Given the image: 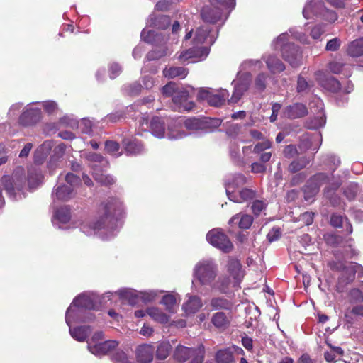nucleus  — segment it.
<instances>
[{
	"mask_svg": "<svg viewBox=\"0 0 363 363\" xmlns=\"http://www.w3.org/2000/svg\"><path fill=\"white\" fill-rule=\"evenodd\" d=\"M194 277L203 286H209L212 290L226 293L230 287V278L220 276L216 281L218 275V267L212 259H203L195 265Z\"/></svg>",
	"mask_w": 363,
	"mask_h": 363,
	"instance_id": "obj_1",
	"label": "nucleus"
},
{
	"mask_svg": "<svg viewBox=\"0 0 363 363\" xmlns=\"http://www.w3.org/2000/svg\"><path fill=\"white\" fill-rule=\"evenodd\" d=\"M122 211V202L118 198L109 197L101 203L95 219L89 224L88 227L92 230L112 228Z\"/></svg>",
	"mask_w": 363,
	"mask_h": 363,
	"instance_id": "obj_2",
	"label": "nucleus"
},
{
	"mask_svg": "<svg viewBox=\"0 0 363 363\" xmlns=\"http://www.w3.org/2000/svg\"><path fill=\"white\" fill-rule=\"evenodd\" d=\"M324 183L328 184L324 191L325 196L333 206L338 205L340 198L335 195V191L340 187V182L338 180L330 181L323 173L315 174L307 182L303 189L305 200L313 201V197L318 193L320 186Z\"/></svg>",
	"mask_w": 363,
	"mask_h": 363,
	"instance_id": "obj_3",
	"label": "nucleus"
},
{
	"mask_svg": "<svg viewBox=\"0 0 363 363\" xmlns=\"http://www.w3.org/2000/svg\"><path fill=\"white\" fill-rule=\"evenodd\" d=\"M302 13L306 19H320L330 23L337 19V13L327 9L323 0H307Z\"/></svg>",
	"mask_w": 363,
	"mask_h": 363,
	"instance_id": "obj_4",
	"label": "nucleus"
},
{
	"mask_svg": "<svg viewBox=\"0 0 363 363\" xmlns=\"http://www.w3.org/2000/svg\"><path fill=\"white\" fill-rule=\"evenodd\" d=\"M288 40V32L281 33L273 42V46L275 49H280L283 58L292 67H296L301 65V52L298 46L289 43Z\"/></svg>",
	"mask_w": 363,
	"mask_h": 363,
	"instance_id": "obj_5",
	"label": "nucleus"
},
{
	"mask_svg": "<svg viewBox=\"0 0 363 363\" xmlns=\"http://www.w3.org/2000/svg\"><path fill=\"white\" fill-rule=\"evenodd\" d=\"M170 25V18L167 16H160V57L169 55L172 52V45L177 39V34L180 30V25L175 21L169 30H167Z\"/></svg>",
	"mask_w": 363,
	"mask_h": 363,
	"instance_id": "obj_6",
	"label": "nucleus"
},
{
	"mask_svg": "<svg viewBox=\"0 0 363 363\" xmlns=\"http://www.w3.org/2000/svg\"><path fill=\"white\" fill-rule=\"evenodd\" d=\"M0 182L7 194L10 196L16 197V191H22L26 184L23 168H16L12 175L2 176Z\"/></svg>",
	"mask_w": 363,
	"mask_h": 363,
	"instance_id": "obj_7",
	"label": "nucleus"
},
{
	"mask_svg": "<svg viewBox=\"0 0 363 363\" xmlns=\"http://www.w3.org/2000/svg\"><path fill=\"white\" fill-rule=\"evenodd\" d=\"M205 350L203 345L196 348L185 346H177L174 353V357L178 362H184L191 359L189 363H202L204 358Z\"/></svg>",
	"mask_w": 363,
	"mask_h": 363,
	"instance_id": "obj_8",
	"label": "nucleus"
},
{
	"mask_svg": "<svg viewBox=\"0 0 363 363\" xmlns=\"http://www.w3.org/2000/svg\"><path fill=\"white\" fill-rule=\"evenodd\" d=\"M206 240L213 246L226 253L230 252L233 248L228 236L219 228L210 230L206 235Z\"/></svg>",
	"mask_w": 363,
	"mask_h": 363,
	"instance_id": "obj_9",
	"label": "nucleus"
},
{
	"mask_svg": "<svg viewBox=\"0 0 363 363\" xmlns=\"http://www.w3.org/2000/svg\"><path fill=\"white\" fill-rule=\"evenodd\" d=\"M228 96L229 93L226 89H220L216 93L209 89H201L197 95L199 100L206 101L209 105L213 106H222Z\"/></svg>",
	"mask_w": 363,
	"mask_h": 363,
	"instance_id": "obj_10",
	"label": "nucleus"
},
{
	"mask_svg": "<svg viewBox=\"0 0 363 363\" xmlns=\"http://www.w3.org/2000/svg\"><path fill=\"white\" fill-rule=\"evenodd\" d=\"M208 53L209 49L208 47L194 44L192 48L182 51L179 54L178 59L182 62L186 61L195 62L204 60L208 56Z\"/></svg>",
	"mask_w": 363,
	"mask_h": 363,
	"instance_id": "obj_11",
	"label": "nucleus"
},
{
	"mask_svg": "<svg viewBox=\"0 0 363 363\" xmlns=\"http://www.w3.org/2000/svg\"><path fill=\"white\" fill-rule=\"evenodd\" d=\"M337 269L342 270V274L339 278L340 284L346 285L351 283L355 278V274L361 277L363 274V267L355 262H350L347 264H340Z\"/></svg>",
	"mask_w": 363,
	"mask_h": 363,
	"instance_id": "obj_12",
	"label": "nucleus"
},
{
	"mask_svg": "<svg viewBox=\"0 0 363 363\" xmlns=\"http://www.w3.org/2000/svg\"><path fill=\"white\" fill-rule=\"evenodd\" d=\"M221 123L219 119H199L196 118H189L185 119L183 122L184 127L190 131L206 130L208 131L211 125L218 127Z\"/></svg>",
	"mask_w": 363,
	"mask_h": 363,
	"instance_id": "obj_13",
	"label": "nucleus"
},
{
	"mask_svg": "<svg viewBox=\"0 0 363 363\" xmlns=\"http://www.w3.org/2000/svg\"><path fill=\"white\" fill-rule=\"evenodd\" d=\"M189 91L186 88H181L174 95L172 101L177 111L179 112L190 111L194 108V102L189 100Z\"/></svg>",
	"mask_w": 363,
	"mask_h": 363,
	"instance_id": "obj_14",
	"label": "nucleus"
},
{
	"mask_svg": "<svg viewBox=\"0 0 363 363\" xmlns=\"http://www.w3.org/2000/svg\"><path fill=\"white\" fill-rule=\"evenodd\" d=\"M226 194L228 199L235 203H242L255 198V193L247 188L235 190V186L229 185L226 187Z\"/></svg>",
	"mask_w": 363,
	"mask_h": 363,
	"instance_id": "obj_15",
	"label": "nucleus"
},
{
	"mask_svg": "<svg viewBox=\"0 0 363 363\" xmlns=\"http://www.w3.org/2000/svg\"><path fill=\"white\" fill-rule=\"evenodd\" d=\"M179 296L173 292L160 291V311L164 309L169 313H176L179 306Z\"/></svg>",
	"mask_w": 363,
	"mask_h": 363,
	"instance_id": "obj_16",
	"label": "nucleus"
},
{
	"mask_svg": "<svg viewBox=\"0 0 363 363\" xmlns=\"http://www.w3.org/2000/svg\"><path fill=\"white\" fill-rule=\"evenodd\" d=\"M217 37V32L213 33L208 25H203L198 28L195 32L193 40L194 44L202 45L206 42L207 44L212 45Z\"/></svg>",
	"mask_w": 363,
	"mask_h": 363,
	"instance_id": "obj_17",
	"label": "nucleus"
},
{
	"mask_svg": "<svg viewBox=\"0 0 363 363\" xmlns=\"http://www.w3.org/2000/svg\"><path fill=\"white\" fill-rule=\"evenodd\" d=\"M42 118L41 110L38 108H26L18 118L19 123L25 127L34 125Z\"/></svg>",
	"mask_w": 363,
	"mask_h": 363,
	"instance_id": "obj_18",
	"label": "nucleus"
},
{
	"mask_svg": "<svg viewBox=\"0 0 363 363\" xmlns=\"http://www.w3.org/2000/svg\"><path fill=\"white\" fill-rule=\"evenodd\" d=\"M227 267L228 272L233 279L232 281L230 279V286L238 287L244 277V272L242 270L240 262L238 259L231 258L228 260Z\"/></svg>",
	"mask_w": 363,
	"mask_h": 363,
	"instance_id": "obj_19",
	"label": "nucleus"
},
{
	"mask_svg": "<svg viewBox=\"0 0 363 363\" xmlns=\"http://www.w3.org/2000/svg\"><path fill=\"white\" fill-rule=\"evenodd\" d=\"M250 77L249 74H244L236 81H234V91L230 99V102H238L243 95V94L248 89L250 86Z\"/></svg>",
	"mask_w": 363,
	"mask_h": 363,
	"instance_id": "obj_20",
	"label": "nucleus"
},
{
	"mask_svg": "<svg viewBox=\"0 0 363 363\" xmlns=\"http://www.w3.org/2000/svg\"><path fill=\"white\" fill-rule=\"evenodd\" d=\"M118 345V342L116 340H106L94 345H91V342H88V349L95 355H105L113 350Z\"/></svg>",
	"mask_w": 363,
	"mask_h": 363,
	"instance_id": "obj_21",
	"label": "nucleus"
},
{
	"mask_svg": "<svg viewBox=\"0 0 363 363\" xmlns=\"http://www.w3.org/2000/svg\"><path fill=\"white\" fill-rule=\"evenodd\" d=\"M201 16L205 22L215 23L221 19V9L216 2L214 5L206 6L201 11Z\"/></svg>",
	"mask_w": 363,
	"mask_h": 363,
	"instance_id": "obj_22",
	"label": "nucleus"
},
{
	"mask_svg": "<svg viewBox=\"0 0 363 363\" xmlns=\"http://www.w3.org/2000/svg\"><path fill=\"white\" fill-rule=\"evenodd\" d=\"M155 352V347L151 345H140L135 351L136 359L139 363H150Z\"/></svg>",
	"mask_w": 363,
	"mask_h": 363,
	"instance_id": "obj_23",
	"label": "nucleus"
},
{
	"mask_svg": "<svg viewBox=\"0 0 363 363\" xmlns=\"http://www.w3.org/2000/svg\"><path fill=\"white\" fill-rule=\"evenodd\" d=\"M316 79L325 89L332 92H337L341 89L340 83L333 77H325L323 72L315 73Z\"/></svg>",
	"mask_w": 363,
	"mask_h": 363,
	"instance_id": "obj_24",
	"label": "nucleus"
},
{
	"mask_svg": "<svg viewBox=\"0 0 363 363\" xmlns=\"http://www.w3.org/2000/svg\"><path fill=\"white\" fill-rule=\"evenodd\" d=\"M307 113L308 111L306 106L299 103L286 107L282 112L283 116L288 118H301Z\"/></svg>",
	"mask_w": 363,
	"mask_h": 363,
	"instance_id": "obj_25",
	"label": "nucleus"
},
{
	"mask_svg": "<svg viewBox=\"0 0 363 363\" xmlns=\"http://www.w3.org/2000/svg\"><path fill=\"white\" fill-rule=\"evenodd\" d=\"M231 317L223 312H216L211 317V323L218 329L225 330L230 324Z\"/></svg>",
	"mask_w": 363,
	"mask_h": 363,
	"instance_id": "obj_26",
	"label": "nucleus"
},
{
	"mask_svg": "<svg viewBox=\"0 0 363 363\" xmlns=\"http://www.w3.org/2000/svg\"><path fill=\"white\" fill-rule=\"evenodd\" d=\"M203 306V303L199 296H189L188 300L183 305V309L185 313H195Z\"/></svg>",
	"mask_w": 363,
	"mask_h": 363,
	"instance_id": "obj_27",
	"label": "nucleus"
},
{
	"mask_svg": "<svg viewBox=\"0 0 363 363\" xmlns=\"http://www.w3.org/2000/svg\"><path fill=\"white\" fill-rule=\"evenodd\" d=\"M162 72L164 77L167 79H174L176 77L184 79L188 74V70L182 67H166Z\"/></svg>",
	"mask_w": 363,
	"mask_h": 363,
	"instance_id": "obj_28",
	"label": "nucleus"
},
{
	"mask_svg": "<svg viewBox=\"0 0 363 363\" xmlns=\"http://www.w3.org/2000/svg\"><path fill=\"white\" fill-rule=\"evenodd\" d=\"M122 144L124 146V149L128 154L136 155L142 152L143 145L136 139H128L125 138L122 141Z\"/></svg>",
	"mask_w": 363,
	"mask_h": 363,
	"instance_id": "obj_29",
	"label": "nucleus"
},
{
	"mask_svg": "<svg viewBox=\"0 0 363 363\" xmlns=\"http://www.w3.org/2000/svg\"><path fill=\"white\" fill-rule=\"evenodd\" d=\"M253 222V218L247 214L238 213L230 220V224H238L242 229H248Z\"/></svg>",
	"mask_w": 363,
	"mask_h": 363,
	"instance_id": "obj_30",
	"label": "nucleus"
},
{
	"mask_svg": "<svg viewBox=\"0 0 363 363\" xmlns=\"http://www.w3.org/2000/svg\"><path fill=\"white\" fill-rule=\"evenodd\" d=\"M71 336L79 342H84L86 340L91 333L90 326L82 325L69 328Z\"/></svg>",
	"mask_w": 363,
	"mask_h": 363,
	"instance_id": "obj_31",
	"label": "nucleus"
},
{
	"mask_svg": "<svg viewBox=\"0 0 363 363\" xmlns=\"http://www.w3.org/2000/svg\"><path fill=\"white\" fill-rule=\"evenodd\" d=\"M54 194L57 199L67 201L74 196V190L70 186L60 185L55 189Z\"/></svg>",
	"mask_w": 363,
	"mask_h": 363,
	"instance_id": "obj_32",
	"label": "nucleus"
},
{
	"mask_svg": "<svg viewBox=\"0 0 363 363\" xmlns=\"http://www.w3.org/2000/svg\"><path fill=\"white\" fill-rule=\"evenodd\" d=\"M267 66L272 73H278L285 69L284 65L274 55H269L264 59Z\"/></svg>",
	"mask_w": 363,
	"mask_h": 363,
	"instance_id": "obj_33",
	"label": "nucleus"
},
{
	"mask_svg": "<svg viewBox=\"0 0 363 363\" xmlns=\"http://www.w3.org/2000/svg\"><path fill=\"white\" fill-rule=\"evenodd\" d=\"M55 218L62 223H67L71 219V209L68 206L57 208L55 212Z\"/></svg>",
	"mask_w": 363,
	"mask_h": 363,
	"instance_id": "obj_34",
	"label": "nucleus"
},
{
	"mask_svg": "<svg viewBox=\"0 0 363 363\" xmlns=\"http://www.w3.org/2000/svg\"><path fill=\"white\" fill-rule=\"evenodd\" d=\"M210 305L214 310H230L233 307L231 301L222 297H214L211 298Z\"/></svg>",
	"mask_w": 363,
	"mask_h": 363,
	"instance_id": "obj_35",
	"label": "nucleus"
},
{
	"mask_svg": "<svg viewBox=\"0 0 363 363\" xmlns=\"http://www.w3.org/2000/svg\"><path fill=\"white\" fill-rule=\"evenodd\" d=\"M141 38L147 43L155 45L159 40V33L155 29H143L141 32Z\"/></svg>",
	"mask_w": 363,
	"mask_h": 363,
	"instance_id": "obj_36",
	"label": "nucleus"
},
{
	"mask_svg": "<svg viewBox=\"0 0 363 363\" xmlns=\"http://www.w3.org/2000/svg\"><path fill=\"white\" fill-rule=\"evenodd\" d=\"M348 54L352 57H359L363 55V38L355 40L348 47Z\"/></svg>",
	"mask_w": 363,
	"mask_h": 363,
	"instance_id": "obj_37",
	"label": "nucleus"
},
{
	"mask_svg": "<svg viewBox=\"0 0 363 363\" xmlns=\"http://www.w3.org/2000/svg\"><path fill=\"white\" fill-rule=\"evenodd\" d=\"M43 176L41 173L37 170H30L28 174V184L29 189H33L37 188L41 183Z\"/></svg>",
	"mask_w": 363,
	"mask_h": 363,
	"instance_id": "obj_38",
	"label": "nucleus"
},
{
	"mask_svg": "<svg viewBox=\"0 0 363 363\" xmlns=\"http://www.w3.org/2000/svg\"><path fill=\"white\" fill-rule=\"evenodd\" d=\"M140 125L143 126V125H146L147 128H149V130L152 133L153 135L155 137H159V117L153 116L150 123L145 118H143L142 122Z\"/></svg>",
	"mask_w": 363,
	"mask_h": 363,
	"instance_id": "obj_39",
	"label": "nucleus"
},
{
	"mask_svg": "<svg viewBox=\"0 0 363 363\" xmlns=\"http://www.w3.org/2000/svg\"><path fill=\"white\" fill-rule=\"evenodd\" d=\"M315 141L317 142V144L313 148V150L317 152L321 143V139L319 134H317L312 138L306 137V138L302 140L300 144V148L303 147L304 150H307L311 148V144Z\"/></svg>",
	"mask_w": 363,
	"mask_h": 363,
	"instance_id": "obj_40",
	"label": "nucleus"
},
{
	"mask_svg": "<svg viewBox=\"0 0 363 363\" xmlns=\"http://www.w3.org/2000/svg\"><path fill=\"white\" fill-rule=\"evenodd\" d=\"M73 303L79 308H84L89 310L94 308V303L92 300L84 295L78 296L74 300Z\"/></svg>",
	"mask_w": 363,
	"mask_h": 363,
	"instance_id": "obj_41",
	"label": "nucleus"
},
{
	"mask_svg": "<svg viewBox=\"0 0 363 363\" xmlns=\"http://www.w3.org/2000/svg\"><path fill=\"white\" fill-rule=\"evenodd\" d=\"M246 183V178L241 174H238L232 176L225 182V188L229 185L235 186V190L237 191L240 189Z\"/></svg>",
	"mask_w": 363,
	"mask_h": 363,
	"instance_id": "obj_42",
	"label": "nucleus"
},
{
	"mask_svg": "<svg viewBox=\"0 0 363 363\" xmlns=\"http://www.w3.org/2000/svg\"><path fill=\"white\" fill-rule=\"evenodd\" d=\"M325 124V115L322 112H320L318 113V116L311 119L307 123V127L310 129H318V128H320L324 126Z\"/></svg>",
	"mask_w": 363,
	"mask_h": 363,
	"instance_id": "obj_43",
	"label": "nucleus"
},
{
	"mask_svg": "<svg viewBox=\"0 0 363 363\" xmlns=\"http://www.w3.org/2000/svg\"><path fill=\"white\" fill-rule=\"evenodd\" d=\"M142 88L141 84L135 82L132 84L125 85L123 90L126 95L135 96L140 94Z\"/></svg>",
	"mask_w": 363,
	"mask_h": 363,
	"instance_id": "obj_44",
	"label": "nucleus"
},
{
	"mask_svg": "<svg viewBox=\"0 0 363 363\" xmlns=\"http://www.w3.org/2000/svg\"><path fill=\"white\" fill-rule=\"evenodd\" d=\"M218 363H231L233 360L232 352L228 350H220L216 355Z\"/></svg>",
	"mask_w": 363,
	"mask_h": 363,
	"instance_id": "obj_45",
	"label": "nucleus"
},
{
	"mask_svg": "<svg viewBox=\"0 0 363 363\" xmlns=\"http://www.w3.org/2000/svg\"><path fill=\"white\" fill-rule=\"evenodd\" d=\"M309 163V160L306 157H302L293 161L289 166V170L291 172H296L304 168Z\"/></svg>",
	"mask_w": 363,
	"mask_h": 363,
	"instance_id": "obj_46",
	"label": "nucleus"
},
{
	"mask_svg": "<svg viewBox=\"0 0 363 363\" xmlns=\"http://www.w3.org/2000/svg\"><path fill=\"white\" fill-rule=\"evenodd\" d=\"M180 89L181 88H179L176 83L171 82L162 88V94L166 96H172L173 99L174 95L176 94Z\"/></svg>",
	"mask_w": 363,
	"mask_h": 363,
	"instance_id": "obj_47",
	"label": "nucleus"
},
{
	"mask_svg": "<svg viewBox=\"0 0 363 363\" xmlns=\"http://www.w3.org/2000/svg\"><path fill=\"white\" fill-rule=\"evenodd\" d=\"M126 116V111L124 110L116 111L108 114L106 116V120L111 123H117Z\"/></svg>",
	"mask_w": 363,
	"mask_h": 363,
	"instance_id": "obj_48",
	"label": "nucleus"
},
{
	"mask_svg": "<svg viewBox=\"0 0 363 363\" xmlns=\"http://www.w3.org/2000/svg\"><path fill=\"white\" fill-rule=\"evenodd\" d=\"M267 75L264 73L259 74L255 79V87L258 91H263L266 88Z\"/></svg>",
	"mask_w": 363,
	"mask_h": 363,
	"instance_id": "obj_49",
	"label": "nucleus"
},
{
	"mask_svg": "<svg viewBox=\"0 0 363 363\" xmlns=\"http://www.w3.org/2000/svg\"><path fill=\"white\" fill-rule=\"evenodd\" d=\"M94 179L96 182L104 186H111L115 183V180L112 176L108 174H96Z\"/></svg>",
	"mask_w": 363,
	"mask_h": 363,
	"instance_id": "obj_50",
	"label": "nucleus"
},
{
	"mask_svg": "<svg viewBox=\"0 0 363 363\" xmlns=\"http://www.w3.org/2000/svg\"><path fill=\"white\" fill-rule=\"evenodd\" d=\"M121 297L127 298L130 305L134 306L139 303L140 294H136L130 291H124L120 293Z\"/></svg>",
	"mask_w": 363,
	"mask_h": 363,
	"instance_id": "obj_51",
	"label": "nucleus"
},
{
	"mask_svg": "<svg viewBox=\"0 0 363 363\" xmlns=\"http://www.w3.org/2000/svg\"><path fill=\"white\" fill-rule=\"evenodd\" d=\"M105 150L110 155H117L120 150V145L113 140H106L105 142Z\"/></svg>",
	"mask_w": 363,
	"mask_h": 363,
	"instance_id": "obj_52",
	"label": "nucleus"
},
{
	"mask_svg": "<svg viewBox=\"0 0 363 363\" xmlns=\"http://www.w3.org/2000/svg\"><path fill=\"white\" fill-rule=\"evenodd\" d=\"M113 360L117 363H135L130 360L128 355L122 350L117 351L113 355Z\"/></svg>",
	"mask_w": 363,
	"mask_h": 363,
	"instance_id": "obj_53",
	"label": "nucleus"
},
{
	"mask_svg": "<svg viewBox=\"0 0 363 363\" xmlns=\"http://www.w3.org/2000/svg\"><path fill=\"white\" fill-rule=\"evenodd\" d=\"M288 33H290L291 36L303 44L309 45L311 43L306 34L303 33L296 31L294 29H290Z\"/></svg>",
	"mask_w": 363,
	"mask_h": 363,
	"instance_id": "obj_54",
	"label": "nucleus"
},
{
	"mask_svg": "<svg viewBox=\"0 0 363 363\" xmlns=\"http://www.w3.org/2000/svg\"><path fill=\"white\" fill-rule=\"evenodd\" d=\"M325 240L328 245L332 246H337L343 242L342 236L334 234L325 235Z\"/></svg>",
	"mask_w": 363,
	"mask_h": 363,
	"instance_id": "obj_55",
	"label": "nucleus"
},
{
	"mask_svg": "<svg viewBox=\"0 0 363 363\" xmlns=\"http://www.w3.org/2000/svg\"><path fill=\"white\" fill-rule=\"evenodd\" d=\"M272 146V143L268 140H264L262 142L258 143L255 145L252 152L257 154L261 153L264 150L269 149Z\"/></svg>",
	"mask_w": 363,
	"mask_h": 363,
	"instance_id": "obj_56",
	"label": "nucleus"
},
{
	"mask_svg": "<svg viewBox=\"0 0 363 363\" xmlns=\"http://www.w3.org/2000/svg\"><path fill=\"white\" fill-rule=\"evenodd\" d=\"M341 45V40L338 38H334L330 40L325 46V50L327 51H337Z\"/></svg>",
	"mask_w": 363,
	"mask_h": 363,
	"instance_id": "obj_57",
	"label": "nucleus"
},
{
	"mask_svg": "<svg viewBox=\"0 0 363 363\" xmlns=\"http://www.w3.org/2000/svg\"><path fill=\"white\" fill-rule=\"evenodd\" d=\"M324 32L325 30L323 26L322 25L318 24L311 28L310 31V35L313 39L317 40L320 38V36L324 33Z\"/></svg>",
	"mask_w": 363,
	"mask_h": 363,
	"instance_id": "obj_58",
	"label": "nucleus"
},
{
	"mask_svg": "<svg viewBox=\"0 0 363 363\" xmlns=\"http://www.w3.org/2000/svg\"><path fill=\"white\" fill-rule=\"evenodd\" d=\"M357 191V185L355 184H351L345 190L344 194L349 200H352L356 196Z\"/></svg>",
	"mask_w": 363,
	"mask_h": 363,
	"instance_id": "obj_59",
	"label": "nucleus"
},
{
	"mask_svg": "<svg viewBox=\"0 0 363 363\" xmlns=\"http://www.w3.org/2000/svg\"><path fill=\"white\" fill-rule=\"evenodd\" d=\"M172 348V347L169 342H162L160 344V359L167 358Z\"/></svg>",
	"mask_w": 363,
	"mask_h": 363,
	"instance_id": "obj_60",
	"label": "nucleus"
},
{
	"mask_svg": "<svg viewBox=\"0 0 363 363\" xmlns=\"http://www.w3.org/2000/svg\"><path fill=\"white\" fill-rule=\"evenodd\" d=\"M310 88L308 82L301 77H299L297 82V91L298 92H305Z\"/></svg>",
	"mask_w": 363,
	"mask_h": 363,
	"instance_id": "obj_61",
	"label": "nucleus"
},
{
	"mask_svg": "<svg viewBox=\"0 0 363 363\" xmlns=\"http://www.w3.org/2000/svg\"><path fill=\"white\" fill-rule=\"evenodd\" d=\"M328 67L331 72L334 74H339L342 69L343 63L337 61L331 62L328 64Z\"/></svg>",
	"mask_w": 363,
	"mask_h": 363,
	"instance_id": "obj_62",
	"label": "nucleus"
},
{
	"mask_svg": "<svg viewBox=\"0 0 363 363\" xmlns=\"http://www.w3.org/2000/svg\"><path fill=\"white\" fill-rule=\"evenodd\" d=\"M345 218L340 215L333 214L330 218V223L335 228H340L342 226L343 221Z\"/></svg>",
	"mask_w": 363,
	"mask_h": 363,
	"instance_id": "obj_63",
	"label": "nucleus"
},
{
	"mask_svg": "<svg viewBox=\"0 0 363 363\" xmlns=\"http://www.w3.org/2000/svg\"><path fill=\"white\" fill-rule=\"evenodd\" d=\"M121 72V67L118 64L113 63L109 67V75L111 79H115Z\"/></svg>",
	"mask_w": 363,
	"mask_h": 363,
	"instance_id": "obj_64",
	"label": "nucleus"
}]
</instances>
